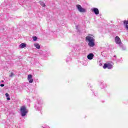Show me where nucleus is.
<instances>
[{"label":"nucleus","mask_w":128,"mask_h":128,"mask_svg":"<svg viewBox=\"0 0 128 128\" xmlns=\"http://www.w3.org/2000/svg\"><path fill=\"white\" fill-rule=\"evenodd\" d=\"M46 52H48V54H50V52L46 51Z\"/></svg>","instance_id":"412c9836"},{"label":"nucleus","mask_w":128,"mask_h":128,"mask_svg":"<svg viewBox=\"0 0 128 128\" xmlns=\"http://www.w3.org/2000/svg\"><path fill=\"white\" fill-rule=\"evenodd\" d=\"M42 102H41L40 104V102H38V106L36 105L35 106V108H36L38 110H40V108H42Z\"/></svg>","instance_id":"1a4fd4ad"},{"label":"nucleus","mask_w":128,"mask_h":128,"mask_svg":"<svg viewBox=\"0 0 128 128\" xmlns=\"http://www.w3.org/2000/svg\"><path fill=\"white\" fill-rule=\"evenodd\" d=\"M113 66L114 63L112 62L104 64V66H103V68H108V70H112V68H114Z\"/></svg>","instance_id":"20e7f679"},{"label":"nucleus","mask_w":128,"mask_h":128,"mask_svg":"<svg viewBox=\"0 0 128 128\" xmlns=\"http://www.w3.org/2000/svg\"><path fill=\"white\" fill-rule=\"evenodd\" d=\"M94 54L90 53L88 55L87 58H88V60H92L94 58Z\"/></svg>","instance_id":"6e6552de"},{"label":"nucleus","mask_w":128,"mask_h":128,"mask_svg":"<svg viewBox=\"0 0 128 128\" xmlns=\"http://www.w3.org/2000/svg\"><path fill=\"white\" fill-rule=\"evenodd\" d=\"M20 48H26V44L25 43H22L20 45Z\"/></svg>","instance_id":"ddd939ff"},{"label":"nucleus","mask_w":128,"mask_h":128,"mask_svg":"<svg viewBox=\"0 0 128 128\" xmlns=\"http://www.w3.org/2000/svg\"><path fill=\"white\" fill-rule=\"evenodd\" d=\"M0 86H2V87L4 86V84H0Z\"/></svg>","instance_id":"6ab92c4d"},{"label":"nucleus","mask_w":128,"mask_h":128,"mask_svg":"<svg viewBox=\"0 0 128 128\" xmlns=\"http://www.w3.org/2000/svg\"><path fill=\"white\" fill-rule=\"evenodd\" d=\"M86 42H88V46H90V48H94V46H96L94 43L96 40L92 36H86Z\"/></svg>","instance_id":"f257e3e1"},{"label":"nucleus","mask_w":128,"mask_h":128,"mask_svg":"<svg viewBox=\"0 0 128 128\" xmlns=\"http://www.w3.org/2000/svg\"><path fill=\"white\" fill-rule=\"evenodd\" d=\"M114 56L116 57V56Z\"/></svg>","instance_id":"4be33fe9"},{"label":"nucleus","mask_w":128,"mask_h":128,"mask_svg":"<svg viewBox=\"0 0 128 128\" xmlns=\"http://www.w3.org/2000/svg\"><path fill=\"white\" fill-rule=\"evenodd\" d=\"M76 8H78V12H86V10L84 9V8L82 7V6L80 4L76 5Z\"/></svg>","instance_id":"39448f33"},{"label":"nucleus","mask_w":128,"mask_h":128,"mask_svg":"<svg viewBox=\"0 0 128 128\" xmlns=\"http://www.w3.org/2000/svg\"><path fill=\"white\" fill-rule=\"evenodd\" d=\"M92 11L94 12L95 14H100V11L98 8H92Z\"/></svg>","instance_id":"0eeeda50"},{"label":"nucleus","mask_w":128,"mask_h":128,"mask_svg":"<svg viewBox=\"0 0 128 128\" xmlns=\"http://www.w3.org/2000/svg\"><path fill=\"white\" fill-rule=\"evenodd\" d=\"M5 96H6V98H8V96H10V94H8V93H6L5 94Z\"/></svg>","instance_id":"f3484780"},{"label":"nucleus","mask_w":128,"mask_h":128,"mask_svg":"<svg viewBox=\"0 0 128 128\" xmlns=\"http://www.w3.org/2000/svg\"><path fill=\"white\" fill-rule=\"evenodd\" d=\"M40 4L42 6H46V4H44V3L42 2H40Z\"/></svg>","instance_id":"4468645a"},{"label":"nucleus","mask_w":128,"mask_h":128,"mask_svg":"<svg viewBox=\"0 0 128 128\" xmlns=\"http://www.w3.org/2000/svg\"><path fill=\"white\" fill-rule=\"evenodd\" d=\"M34 46L35 48H38V50H40V46L38 43H34Z\"/></svg>","instance_id":"9d476101"},{"label":"nucleus","mask_w":128,"mask_h":128,"mask_svg":"<svg viewBox=\"0 0 128 128\" xmlns=\"http://www.w3.org/2000/svg\"><path fill=\"white\" fill-rule=\"evenodd\" d=\"M6 100H10V97H7V98H6Z\"/></svg>","instance_id":"a211bd4d"},{"label":"nucleus","mask_w":128,"mask_h":128,"mask_svg":"<svg viewBox=\"0 0 128 128\" xmlns=\"http://www.w3.org/2000/svg\"><path fill=\"white\" fill-rule=\"evenodd\" d=\"M20 112L21 116H26V114L28 112V110L26 109V107L25 106H22L20 108Z\"/></svg>","instance_id":"f03ea898"},{"label":"nucleus","mask_w":128,"mask_h":128,"mask_svg":"<svg viewBox=\"0 0 128 128\" xmlns=\"http://www.w3.org/2000/svg\"><path fill=\"white\" fill-rule=\"evenodd\" d=\"M33 40L36 42L38 40V38L36 36L32 37Z\"/></svg>","instance_id":"2eb2a0df"},{"label":"nucleus","mask_w":128,"mask_h":128,"mask_svg":"<svg viewBox=\"0 0 128 128\" xmlns=\"http://www.w3.org/2000/svg\"><path fill=\"white\" fill-rule=\"evenodd\" d=\"M14 76V74L12 72L10 74V78H12V76Z\"/></svg>","instance_id":"dca6fc26"},{"label":"nucleus","mask_w":128,"mask_h":128,"mask_svg":"<svg viewBox=\"0 0 128 128\" xmlns=\"http://www.w3.org/2000/svg\"><path fill=\"white\" fill-rule=\"evenodd\" d=\"M27 79L29 82V84H32V82H34V79H32V75L28 74Z\"/></svg>","instance_id":"423d86ee"},{"label":"nucleus","mask_w":128,"mask_h":128,"mask_svg":"<svg viewBox=\"0 0 128 128\" xmlns=\"http://www.w3.org/2000/svg\"><path fill=\"white\" fill-rule=\"evenodd\" d=\"M100 88H106V84L102 82L100 84Z\"/></svg>","instance_id":"9b49d317"},{"label":"nucleus","mask_w":128,"mask_h":128,"mask_svg":"<svg viewBox=\"0 0 128 128\" xmlns=\"http://www.w3.org/2000/svg\"><path fill=\"white\" fill-rule=\"evenodd\" d=\"M4 80H1V82H0V84H2V82H4Z\"/></svg>","instance_id":"aec40b11"},{"label":"nucleus","mask_w":128,"mask_h":128,"mask_svg":"<svg viewBox=\"0 0 128 128\" xmlns=\"http://www.w3.org/2000/svg\"><path fill=\"white\" fill-rule=\"evenodd\" d=\"M114 40H115V42H116V44H118L119 46H122V50H126V47H123L122 46V40H120V37H118V36L115 37Z\"/></svg>","instance_id":"7ed1b4c3"},{"label":"nucleus","mask_w":128,"mask_h":128,"mask_svg":"<svg viewBox=\"0 0 128 128\" xmlns=\"http://www.w3.org/2000/svg\"><path fill=\"white\" fill-rule=\"evenodd\" d=\"M124 26H125L126 30H128V20L124 21Z\"/></svg>","instance_id":"f8f14e48"}]
</instances>
